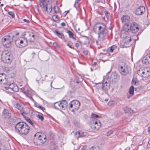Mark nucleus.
<instances>
[{
	"label": "nucleus",
	"mask_w": 150,
	"mask_h": 150,
	"mask_svg": "<svg viewBox=\"0 0 150 150\" xmlns=\"http://www.w3.org/2000/svg\"><path fill=\"white\" fill-rule=\"evenodd\" d=\"M34 37L35 35L33 33L28 32L26 33L24 32L21 36L16 40V45L20 48L25 47L28 45V40L30 42L34 41Z\"/></svg>",
	"instance_id": "nucleus-1"
},
{
	"label": "nucleus",
	"mask_w": 150,
	"mask_h": 150,
	"mask_svg": "<svg viewBox=\"0 0 150 150\" xmlns=\"http://www.w3.org/2000/svg\"><path fill=\"white\" fill-rule=\"evenodd\" d=\"M94 32L98 33L99 40L104 41L108 37V31L106 29V25L102 23H96L94 26Z\"/></svg>",
	"instance_id": "nucleus-2"
},
{
	"label": "nucleus",
	"mask_w": 150,
	"mask_h": 150,
	"mask_svg": "<svg viewBox=\"0 0 150 150\" xmlns=\"http://www.w3.org/2000/svg\"><path fill=\"white\" fill-rule=\"evenodd\" d=\"M34 143L37 146H41L44 144L47 141L46 136L42 133H36L34 137Z\"/></svg>",
	"instance_id": "nucleus-3"
},
{
	"label": "nucleus",
	"mask_w": 150,
	"mask_h": 150,
	"mask_svg": "<svg viewBox=\"0 0 150 150\" xmlns=\"http://www.w3.org/2000/svg\"><path fill=\"white\" fill-rule=\"evenodd\" d=\"M98 117H100L95 114H91L90 123L92 129L98 130L101 127V124L98 119Z\"/></svg>",
	"instance_id": "nucleus-4"
},
{
	"label": "nucleus",
	"mask_w": 150,
	"mask_h": 150,
	"mask_svg": "<svg viewBox=\"0 0 150 150\" xmlns=\"http://www.w3.org/2000/svg\"><path fill=\"white\" fill-rule=\"evenodd\" d=\"M19 33H17L14 35L13 33L9 34L8 36L5 37L2 40L4 45L6 47H8L11 45V43L13 41V38L15 37L14 35H18Z\"/></svg>",
	"instance_id": "nucleus-5"
},
{
	"label": "nucleus",
	"mask_w": 150,
	"mask_h": 150,
	"mask_svg": "<svg viewBox=\"0 0 150 150\" xmlns=\"http://www.w3.org/2000/svg\"><path fill=\"white\" fill-rule=\"evenodd\" d=\"M1 58L4 62L9 64L12 61V56L10 52L5 51L2 52Z\"/></svg>",
	"instance_id": "nucleus-6"
},
{
	"label": "nucleus",
	"mask_w": 150,
	"mask_h": 150,
	"mask_svg": "<svg viewBox=\"0 0 150 150\" xmlns=\"http://www.w3.org/2000/svg\"><path fill=\"white\" fill-rule=\"evenodd\" d=\"M110 86V83L105 81L104 77H103L102 83H99L96 85V87L98 89L101 88L102 90L105 92L108 91L109 89Z\"/></svg>",
	"instance_id": "nucleus-7"
},
{
	"label": "nucleus",
	"mask_w": 150,
	"mask_h": 150,
	"mask_svg": "<svg viewBox=\"0 0 150 150\" xmlns=\"http://www.w3.org/2000/svg\"><path fill=\"white\" fill-rule=\"evenodd\" d=\"M69 109L70 110L73 112L78 110L80 105V102L77 100H74L69 104Z\"/></svg>",
	"instance_id": "nucleus-8"
},
{
	"label": "nucleus",
	"mask_w": 150,
	"mask_h": 150,
	"mask_svg": "<svg viewBox=\"0 0 150 150\" xmlns=\"http://www.w3.org/2000/svg\"><path fill=\"white\" fill-rule=\"evenodd\" d=\"M67 106V103L65 100L58 102L55 103V108L59 110H64L66 109Z\"/></svg>",
	"instance_id": "nucleus-9"
},
{
	"label": "nucleus",
	"mask_w": 150,
	"mask_h": 150,
	"mask_svg": "<svg viewBox=\"0 0 150 150\" xmlns=\"http://www.w3.org/2000/svg\"><path fill=\"white\" fill-rule=\"evenodd\" d=\"M128 34V32L124 31L122 32L121 35V37L125 38L124 46L125 47H129L132 45V43L131 42V40L130 37L128 35L127 36L124 35H127Z\"/></svg>",
	"instance_id": "nucleus-10"
},
{
	"label": "nucleus",
	"mask_w": 150,
	"mask_h": 150,
	"mask_svg": "<svg viewBox=\"0 0 150 150\" xmlns=\"http://www.w3.org/2000/svg\"><path fill=\"white\" fill-rule=\"evenodd\" d=\"M137 73L141 77L145 78L150 75V69L146 68L144 70L140 69L137 71Z\"/></svg>",
	"instance_id": "nucleus-11"
},
{
	"label": "nucleus",
	"mask_w": 150,
	"mask_h": 150,
	"mask_svg": "<svg viewBox=\"0 0 150 150\" xmlns=\"http://www.w3.org/2000/svg\"><path fill=\"white\" fill-rule=\"evenodd\" d=\"M139 30L138 25L135 22H133L130 25V29H128V33L132 32L135 33L137 32ZM128 32V31H127Z\"/></svg>",
	"instance_id": "nucleus-12"
},
{
	"label": "nucleus",
	"mask_w": 150,
	"mask_h": 150,
	"mask_svg": "<svg viewBox=\"0 0 150 150\" xmlns=\"http://www.w3.org/2000/svg\"><path fill=\"white\" fill-rule=\"evenodd\" d=\"M26 123L23 122H19L16 125L15 130L18 133H19L22 130Z\"/></svg>",
	"instance_id": "nucleus-13"
},
{
	"label": "nucleus",
	"mask_w": 150,
	"mask_h": 150,
	"mask_svg": "<svg viewBox=\"0 0 150 150\" xmlns=\"http://www.w3.org/2000/svg\"><path fill=\"white\" fill-rule=\"evenodd\" d=\"M30 128L28 125L26 124H25V125L19 133L22 135L25 136L28 133Z\"/></svg>",
	"instance_id": "nucleus-14"
},
{
	"label": "nucleus",
	"mask_w": 150,
	"mask_h": 150,
	"mask_svg": "<svg viewBox=\"0 0 150 150\" xmlns=\"http://www.w3.org/2000/svg\"><path fill=\"white\" fill-rule=\"evenodd\" d=\"M119 69L120 73L123 75H126L129 73L127 68L124 66H119Z\"/></svg>",
	"instance_id": "nucleus-15"
},
{
	"label": "nucleus",
	"mask_w": 150,
	"mask_h": 150,
	"mask_svg": "<svg viewBox=\"0 0 150 150\" xmlns=\"http://www.w3.org/2000/svg\"><path fill=\"white\" fill-rule=\"evenodd\" d=\"M145 8L144 6H140L136 9L135 13L137 15H141L145 12Z\"/></svg>",
	"instance_id": "nucleus-16"
},
{
	"label": "nucleus",
	"mask_w": 150,
	"mask_h": 150,
	"mask_svg": "<svg viewBox=\"0 0 150 150\" xmlns=\"http://www.w3.org/2000/svg\"><path fill=\"white\" fill-rule=\"evenodd\" d=\"M7 83L5 74L3 73L0 74V83L3 84H6Z\"/></svg>",
	"instance_id": "nucleus-17"
},
{
	"label": "nucleus",
	"mask_w": 150,
	"mask_h": 150,
	"mask_svg": "<svg viewBox=\"0 0 150 150\" xmlns=\"http://www.w3.org/2000/svg\"><path fill=\"white\" fill-rule=\"evenodd\" d=\"M13 105L15 107L19 110L21 113L24 116V115L25 114V113L23 112V107L20 104L17 102H15L13 103Z\"/></svg>",
	"instance_id": "nucleus-18"
},
{
	"label": "nucleus",
	"mask_w": 150,
	"mask_h": 150,
	"mask_svg": "<svg viewBox=\"0 0 150 150\" xmlns=\"http://www.w3.org/2000/svg\"><path fill=\"white\" fill-rule=\"evenodd\" d=\"M5 88L6 89H10L13 91L16 92H17L18 90V86L13 83L10 84L9 85L8 87H6Z\"/></svg>",
	"instance_id": "nucleus-19"
},
{
	"label": "nucleus",
	"mask_w": 150,
	"mask_h": 150,
	"mask_svg": "<svg viewBox=\"0 0 150 150\" xmlns=\"http://www.w3.org/2000/svg\"><path fill=\"white\" fill-rule=\"evenodd\" d=\"M3 117L7 119H9L11 118L10 113L6 109H4L2 112Z\"/></svg>",
	"instance_id": "nucleus-20"
},
{
	"label": "nucleus",
	"mask_w": 150,
	"mask_h": 150,
	"mask_svg": "<svg viewBox=\"0 0 150 150\" xmlns=\"http://www.w3.org/2000/svg\"><path fill=\"white\" fill-rule=\"evenodd\" d=\"M142 62L144 64H148L150 63V54L146 55L143 59Z\"/></svg>",
	"instance_id": "nucleus-21"
},
{
	"label": "nucleus",
	"mask_w": 150,
	"mask_h": 150,
	"mask_svg": "<svg viewBox=\"0 0 150 150\" xmlns=\"http://www.w3.org/2000/svg\"><path fill=\"white\" fill-rule=\"evenodd\" d=\"M129 19V16L127 15L123 16L121 18V20L123 23L128 22Z\"/></svg>",
	"instance_id": "nucleus-22"
},
{
	"label": "nucleus",
	"mask_w": 150,
	"mask_h": 150,
	"mask_svg": "<svg viewBox=\"0 0 150 150\" xmlns=\"http://www.w3.org/2000/svg\"><path fill=\"white\" fill-rule=\"evenodd\" d=\"M124 110L125 113H128L131 114H132L133 113V110L128 107L125 108Z\"/></svg>",
	"instance_id": "nucleus-23"
},
{
	"label": "nucleus",
	"mask_w": 150,
	"mask_h": 150,
	"mask_svg": "<svg viewBox=\"0 0 150 150\" xmlns=\"http://www.w3.org/2000/svg\"><path fill=\"white\" fill-rule=\"evenodd\" d=\"M54 33L59 38H61L62 39L63 37L64 36V35L63 33L59 32L57 30H55L54 31Z\"/></svg>",
	"instance_id": "nucleus-24"
},
{
	"label": "nucleus",
	"mask_w": 150,
	"mask_h": 150,
	"mask_svg": "<svg viewBox=\"0 0 150 150\" xmlns=\"http://www.w3.org/2000/svg\"><path fill=\"white\" fill-rule=\"evenodd\" d=\"M44 9L47 12L49 13H50L52 10V7L51 5L49 4L48 5H47Z\"/></svg>",
	"instance_id": "nucleus-25"
},
{
	"label": "nucleus",
	"mask_w": 150,
	"mask_h": 150,
	"mask_svg": "<svg viewBox=\"0 0 150 150\" xmlns=\"http://www.w3.org/2000/svg\"><path fill=\"white\" fill-rule=\"evenodd\" d=\"M117 48L115 45H113L109 47L108 49V51L110 52H112L113 51Z\"/></svg>",
	"instance_id": "nucleus-26"
},
{
	"label": "nucleus",
	"mask_w": 150,
	"mask_h": 150,
	"mask_svg": "<svg viewBox=\"0 0 150 150\" xmlns=\"http://www.w3.org/2000/svg\"><path fill=\"white\" fill-rule=\"evenodd\" d=\"M80 137H83L86 136L87 134L86 132H83L82 131H80Z\"/></svg>",
	"instance_id": "nucleus-27"
},
{
	"label": "nucleus",
	"mask_w": 150,
	"mask_h": 150,
	"mask_svg": "<svg viewBox=\"0 0 150 150\" xmlns=\"http://www.w3.org/2000/svg\"><path fill=\"white\" fill-rule=\"evenodd\" d=\"M67 33L68 34L69 37L70 38H71L74 39L76 40V39L74 38L73 37L74 34L70 30H68L67 31Z\"/></svg>",
	"instance_id": "nucleus-28"
},
{
	"label": "nucleus",
	"mask_w": 150,
	"mask_h": 150,
	"mask_svg": "<svg viewBox=\"0 0 150 150\" xmlns=\"http://www.w3.org/2000/svg\"><path fill=\"white\" fill-rule=\"evenodd\" d=\"M25 120H26L27 121L29 122L33 126L35 127V125L34 124L33 122L31 121V120L30 118L27 117H26V118L25 117Z\"/></svg>",
	"instance_id": "nucleus-29"
},
{
	"label": "nucleus",
	"mask_w": 150,
	"mask_h": 150,
	"mask_svg": "<svg viewBox=\"0 0 150 150\" xmlns=\"http://www.w3.org/2000/svg\"><path fill=\"white\" fill-rule=\"evenodd\" d=\"M80 1V0H76L74 4V6L76 9H77V7H78L80 5L79 2Z\"/></svg>",
	"instance_id": "nucleus-30"
},
{
	"label": "nucleus",
	"mask_w": 150,
	"mask_h": 150,
	"mask_svg": "<svg viewBox=\"0 0 150 150\" xmlns=\"http://www.w3.org/2000/svg\"><path fill=\"white\" fill-rule=\"evenodd\" d=\"M89 150H102V149L99 147L92 146L91 147Z\"/></svg>",
	"instance_id": "nucleus-31"
},
{
	"label": "nucleus",
	"mask_w": 150,
	"mask_h": 150,
	"mask_svg": "<svg viewBox=\"0 0 150 150\" xmlns=\"http://www.w3.org/2000/svg\"><path fill=\"white\" fill-rule=\"evenodd\" d=\"M40 0V6L44 8H45V6H46V5H45V6H44V1L43 0Z\"/></svg>",
	"instance_id": "nucleus-32"
},
{
	"label": "nucleus",
	"mask_w": 150,
	"mask_h": 150,
	"mask_svg": "<svg viewBox=\"0 0 150 150\" xmlns=\"http://www.w3.org/2000/svg\"><path fill=\"white\" fill-rule=\"evenodd\" d=\"M52 18L54 22L57 21L59 19L58 16L57 15H54L53 16Z\"/></svg>",
	"instance_id": "nucleus-33"
},
{
	"label": "nucleus",
	"mask_w": 150,
	"mask_h": 150,
	"mask_svg": "<svg viewBox=\"0 0 150 150\" xmlns=\"http://www.w3.org/2000/svg\"><path fill=\"white\" fill-rule=\"evenodd\" d=\"M134 87L133 86H132L129 89V93L131 95L134 94Z\"/></svg>",
	"instance_id": "nucleus-34"
},
{
	"label": "nucleus",
	"mask_w": 150,
	"mask_h": 150,
	"mask_svg": "<svg viewBox=\"0 0 150 150\" xmlns=\"http://www.w3.org/2000/svg\"><path fill=\"white\" fill-rule=\"evenodd\" d=\"M74 136L77 138L80 137V134L79 131H77L75 132L74 134Z\"/></svg>",
	"instance_id": "nucleus-35"
},
{
	"label": "nucleus",
	"mask_w": 150,
	"mask_h": 150,
	"mask_svg": "<svg viewBox=\"0 0 150 150\" xmlns=\"http://www.w3.org/2000/svg\"><path fill=\"white\" fill-rule=\"evenodd\" d=\"M8 14L10 15L12 18H14V13L13 12L9 11L8 13Z\"/></svg>",
	"instance_id": "nucleus-36"
},
{
	"label": "nucleus",
	"mask_w": 150,
	"mask_h": 150,
	"mask_svg": "<svg viewBox=\"0 0 150 150\" xmlns=\"http://www.w3.org/2000/svg\"><path fill=\"white\" fill-rule=\"evenodd\" d=\"M54 12L55 13H57L59 12L58 8L57 6H54Z\"/></svg>",
	"instance_id": "nucleus-37"
},
{
	"label": "nucleus",
	"mask_w": 150,
	"mask_h": 150,
	"mask_svg": "<svg viewBox=\"0 0 150 150\" xmlns=\"http://www.w3.org/2000/svg\"><path fill=\"white\" fill-rule=\"evenodd\" d=\"M37 117L39 119H40L42 121H43L44 120V117L43 116L40 115H37Z\"/></svg>",
	"instance_id": "nucleus-38"
},
{
	"label": "nucleus",
	"mask_w": 150,
	"mask_h": 150,
	"mask_svg": "<svg viewBox=\"0 0 150 150\" xmlns=\"http://www.w3.org/2000/svg\"><path fill=\"white\" fill-rule=\"evenodd\" d=\"M36 107L39 108V109H40V110H41L43 111L45 109V108H44V107H42V106H41L40 105H38V106H36Z\"/></svg>",
	"instance_id": "nucleus-39"
},
{
	"label": "nucleus",
	"mask_w": 150,
	"mask_h": 150,
	"mask_svg": "<svg viewBox=\"0 0 150 150\" xmlns=\"http://www.w3.org/2000/svg\"><path fill=\"white\" fill-rule=\"evenodd\" d=\"M83 53L85 55H87L88 54V51L87 50H84L83 51Z\"/></svg>",
	"instance_id": "nucleus-40"
},
{
	"label": "nucleus",
	"mask_w": 150,
	"mask_h": 150,
	"mask_svg": "<svg viewBox=\"0 0 150 150\" xmlns=\"http://www.w3.org/2000/svg\"><path fill=\"white\" fill-rule=\"evenodd\" d=\"M75 46L77 47H79V44L78 43H75Z\"/></svg>",
	"instance_id": "nucleus-41"
},
{
	"label": "nucleus",
	"mask_w": 150,
	"mask_h": 150,
	"mask_svg": "<svg viewBox=\"0 0 150 150\" xmlns=\"http://www.w3.org/2000/svg\"><path fill=\"white\" fill-rule=\"evenodd\" d=\"M114 76H116V78L117 79H118L119 78V76L117 74H116V73L115 74H114Z\"/></svg>",
	"instance_id": "nucleus-42"
},
{
	"label": "nucleus",
	"mask_w": 150,
	"mask_h": 150,
	"mask_svg": "<svg viewBox=\"0 0 150 150\" xmlns=\"http://www.w3.org/2000/svg\"><path fill=\"white\" fill-rule=\"evenodd\" d=\"M80 150H87L85 146L83 147Z\"/></svg>",
	"instance_id": "nucleus-43"
},
{
	"label": "nucleus",
	"mask_w": 150,
	"mask_h": 150,
	"mask_svg": "<svg viewBox=\"0 0 150 150\" xmlns=\"http://www.w3.org/2000/svg\"><path fill=\"white\" fill-rule=\"evenodd\" d=\"M114 104L113 102L112 101L108 103V104L109 105H112Z\"/></svg>",
	"instance_id": "nucleus-44"
},
{
	"label": "nucleus",
	"mask_w": 150,
	"mask_h": 150,
	"mask_svg": "<svg viewBox=\"0 0 150 150\" xmlns=\"http://www.w3.org/2000/svg\"><path fill=\"white\" fill-rule=\"evenodd\" d=\"M23 21L27 23H29V21L28 20L26 19H23Z\"/></svg>",
	"instance_id": "nucleus-45"
},
{
	"label": "nucleus",
	"mask_w": 150,
	"mask_h": 150,
	"mask_svg": "<svg viewBox=\"0 0 150 150\" xmlns=\"http://www.w3.org/2000/svg\"><path fill=\"white\" fill-rule=\"evenodd\" d=\"M61 25L62 26H65V23L64 22H62L61 23Z\"/></svg>",
	"instance_id": "nucleus-46"
},
{
	"label": "nucleus",
	"mask_w": 150,
	"mask_h": 150,
	"mask_svg": "<svg viewBox=\"0 0 150 150\" xmlns=\"http://www.w3.org/2000/svg\"><path fill=\"white\" fill-rule=\"evenodd\" d=\"M67 46L71 48H73L71 46L69 45V43H68L67 44Z\"/></svg>",
	"instance_id": "nucleus-47"
},
{
	"label": "nucleus",
	"mask_w": 150,
	"mask_h": 150,
	"mask_svg": "<svg viewBox=\"0 0 150 150\" xmlns=\"http://www.w3.org/2000/svg\"><path fill=\"white\" fill-rule=\"evenodd\" d=\"M76 31L79 32L80 30V28H76Z\"/></svg>",
	"instance_id": "nucleus-48"
},
{
	"label": "nucleus",
	"mask_w": 150,
	"mask_h": 150,
	"mask_svg": "<svg viewBox=\"0 0 150 150\" xmlns=\"http://www.w3.org/2000/svg\"><path fill=\"white\" fill-rule=\"evenodd\" d=\"M148 146L149 147H150V141H149V144H148Z\"/></svg>",
	"instance_id": "nucleus-49"
},
{
	"label": "nucleus",
	"mask_w": 150,
	"mask_h": 150,
	"mask_svg": "<svg viewBox=\"0 0 150 150\" xmlns=\"http://www.w3.org/2000/svg\"><path fill=\"white\" fill-rule=\"evenodd\" d=\"M67 13H68V12L67 11H65L64 12V14L65 15H67Z\"/></svg>",
	"instance_id": "nucleus-50"
},
{
	"label": "nucleus",
	"mask_w": 150,
	"mask_h": 150,
	"mask_svg": "<svg viewBox=\"0 0 150 150\" xmlns=\"http://www.w3.org/2000/svg\"><path fill=\"white\" fill-rule=\"evenodd\" d=\"M136 83V81H134L133 80L132 81V83L134 84V85H135Z\"/></svg>",
	"instance_id": "nucleus-51"
},
{
	"label": "nucleus",
	"mask_w": 150,
	"mask_h": 150,
	"mask_svg": "<svg viewBox=\"0 0 150 150\" xmlns=\"http://www.w3.org/2000/svg\"><path fill=\"white\" fill-rule=\"evenodd\" d=\"M148 131L149 133L150 134V127L148 128Z\"/></svg>",
	"instance_id": "nucleus-52"
},
{
	"label": "nucleus",
	"mask_w": 150,
	"mask_h": 150,
	"mask_svg": "<svg viewBox=\"0 0 150 150\" xmlns=\"http://www.w3.org/2000/svg\"><path fill=\"white\" fill-rule=\"evenodd\" d=\"M24 92L25 93H27V92L25 90H24Z\"/></svg>",
	"instance_id": "nucleus-53"
},
{
	"label": "nucleus",
	"mask_w": 150,
	"mask_h": 150,
	"mask_svg": "<svg viewBox=\"0 0 150 150\" xmlns=\"http://www.w3.org/2000/svg\"><path fill=\"white\" fill-rule=\"evenodd\" d=\"M131 96H127V97L128 98H129Z\"/></svg>",
	"instance_id": "nucleus-54"
},
{
	"label": "nucleus",
	"mask_w": 150,
	"mask_h": 150,
	"mask_svg": "<svg viewBox=\"0 0 150 150\" xmlns=\"http://www.w3.org/2000/svg\"><path fill=\"white\" fill-rule=\"evenodd\" d=\"M104 100L105 101H108V99H105Z\"/></svg>",
	"instance_id": "nucleus-55"
},
{
	"label": "nucleus",
	"mask_w": 150,
	"mask_h": 150,
	"mask_svg": "<svg viewBox=\"0 0 150 150\" xmlns=\"http://www.w3.org/2000/svg\"><path fill=\"white\" fill-rule=\"evenodd\" d=\"M96 42L97 45H98V42L97 41H96Z\"/></svg>",
	"instance_id": "nucleus-56"
},
{
	"label": "nucleus",
	"mask_w": 150,
	"mask_h": 150,
	"mask_svg": "<svg viewBox=\"0 0 150 150\" xmlns=\"http://www.w3.org/2000/svg\"><path fill=\"white\" fill-rule=\"evenodd\" d=\"M35 107H36V106H38V105H38L37 104H35Z\"/></svg>",
	"instance_id": "nucleus-57"
},
{
	"label": "nucleus",
	"mask_w": 150,
	"mask_h": 150,
	"mask_svg": "<svg viewBox=\"0 0 150 150\" xmlns=\"http://www.w3.org/2000/svg\"><path fill=\"white\" fill-rule=\"evenodd\" d=\"M3 6V4H1V6Z\"/></svg>",
	"instance_id": "nucleus-58"
},
{
	"label": "nucleus",
	"mask_w": 150,
	"mask_h": 150,
	"mask_svg": "<svg viewBox=\"0 0 150 150\" xmlns=\"http://www.w3.org/2000/svg\"><path fill=\"white\" fill-rule=\"evenodd\" d=\"M33 54H33V56H32V57H33V56H34V55H33Z\"/></svg>",
	"instance_id": "nucleus-59"
},
{
	"label": "nucleus",
	"mask_w": 150,
	"mask_h": 150,
	"mask_svg": "<svg viewBox=\"0 0 150 150\" xmlns=\"http://www.w3.org/2000/svg\"><path fill=\"white\" fill-rule=\"evenodd\" d=\"M112 133V131H110V134H111Z\"/></svg>",
	"instance_id": "nucleus-60"
},
{
	"label": "nucleus",
	"mask_w": 150,
	"mask_h": 150,
	"mask_svg": "<svg viewBox=\"0 0 150 150\" xmlns=\"http://www.w3.org/2000/svg\"><path fill=\"white\" fill-rule=\"evenodd\" d=\"M77 42H79V43H80V42L79 41V40L77 41Z\"/></svg>",
	"instance_id": "nucleus-61"
},
{
	"label": "nucleus",
	"mask_w": 150,
	"mask_h": 150,
	"mask_svg": "<svg viewBox=\"0 0 150 150\" xmlns=\"http://www.w3.org/2000/svg\"><path fill=\"white\" fill-rule=\"evenodd\" d=\"M37 82L39 83V81L38 80H37Z\"/></svg>",
	"instance_id": "nucleus-62"
},
{
	"label": "nucleus",
	"mask_w": 150,
	"mask_h": 150,
	"mask_svg": "<svg viewBox=\"0 0 150 150\" xmlns=\"http://www.w3.org/2000/svg\"><path fill=\"white\" fill-rule=\"evenodd\" d=\"M94 64H96V62H95Z\"/></svg>",
	"instance_id": "nucleus-63"
},
{
	"label": "nucleus",
	"mask_w": 150,
	"mask_h": 150,
	"mask_svg": "<svg viewBox=\"0 0 150 150\" xmlns=\"http://www.w3.org/2000/svg\"><path fill=\"white\" fill-rule=\"evenodd\" d=\"M129 25H127V26H129Z\"/></svg>",
	"instance_id": "nucleus-64"
}]
</instances>
